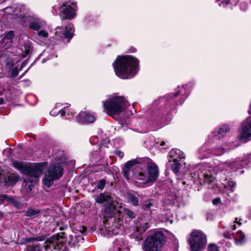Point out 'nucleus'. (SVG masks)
Segmentation results:
<instances>
[{"mask_svg":"<svg viewBox=\"0 0 251 251\" xmlns=\"http://www.w3.org/2000/svg\"><path fill=\"white\" fill-rule=\"evenodd\" d=\"M236 183L233 180H229L227 183V187L229 189V190L233 192L234 191V189L235 188Z\"/></svg>","mask_w":251,"mask_h":251,"instance_id":"nucleus-41","label":"nucleus"},{"mask_svg":"<svg viewBox=\"0 0 251 251\" xmlns=\"http://www.w3.org/2000/svg\"><path fill=\"white\" fill-rule=\"evenodd\" d=\"M77 6L76 2H73L69 4L63 3L59 6V14L62 19L72 20L76 16Z\"/></svg>","mask_w":251,"mask_h":251,"instance_id":"nucleus-14","label":"nucleus"},{"mask_svg":"<svg viewBox=\"0 0 251 251\" xmlns=\"http://www.w3.org/2000/svg\"><path fill=\"white\" fill-rule=\"evenodd\" d=\"M127 198L128 201L134 206H137L138 205V199L133 194L128 193Z\"/></svg>","mask_w":251,"mask_h":251,"instance_id":"nucleus-35","label":"nucleus"},{"mask_svg":"<svg viewBox=\"0 0 251 251\" xmlns=\"http://www.w3.org/2000/svg\"><path fill=\"white\" fill-rule=\"evenodd\" d=\"M28 21V28L35 31H38L46 25V22L36 15L29 16Z\"/></svg>","mask_w":251,"mask_h":251,"instance_id":"nucleus-17","label":"nucleus"},{"mask_svg":"<svg viewBox=\"0 0 251 251\" xmlns=\"http://www.w3.org/2000/svg\"><path fill=\"white\" fill-rule=\"evenodd\" d=\"M224 236L227 239H233L237 245L243 244L246 240V236L241 230H238L235 233L232 231L228 230L224 233Z\"/></svg>","mask_w":251,"mask_h":251,"instance_id":"nucleus-18","label":"nucleus"},{"mask_svg":"<svg viewBox=\"0 0 251 251\" xmlns=\"http://www.w3.org/2000/svg\"><path fill=\"white\" fill-rule=\"evenodd\" d=\"M14 65L12 60L10 58H7L6 60V66L9 69H11Z\"/></svg>","mask_w":251,"mask_h":251,"instance_id":"nucleus-47","label":"nucleus"},{"mask_svg":"<svg viewBox=\"0 0 251 251\" xmlns=\"http://www.w3.org/2000/svg\"><path fill=\"white\" fill-rule=\"evenodd\" d=\"M66 112L67 111L66 110V107H64L59 110L58 113L60 115L61 117H63L65 116Z\"/></svg>","mask_w":251,"mask_h":251,"instance_id":"nucleus-51","label":"nucleus"},{"mask_svg":"<svg viewBox=\"0 0 251 251\" xmlns=\"http://www.w3.org/2000/svg\"><path fill=\"white\" fill-rule=\"evenodd\" d=\"M63 174V168L59 164L50 165L48 169V174L51 176L54 179H58Z\"/></svg>","mask_w":251,"mask_h":251,"instance_id":"nucleus-22","label":"nucleus"},{"mask_svg":"<svg viewBox=\"0 0 251 251\" xmlns=\"http://www.w3.org/2000/svg\"><path fill=\"white\" fill-rule=\"evenodd\" d=\"M3 171L0 169V182L1 181V177H2V174H3Z\"/></svg>","mask_w":251,"mask_h":251,"instance_id":"nucleus-58","label":"nucleus"},{"mask_svg":"<svg viewBox=\"0 0 251 251\" xmlns=\"http://www.w3.org/2000/svg\"><path fill=\"white\" fill-rule=\"evenodd\" d=\"M137 163L136 160H133L126 163L123 170L124 176L128 180L134 177L147 186L152 184L159 176L158 166L152 161H150L148 164L147 171L141 170L135 172L133 170Z\"/></svg>","mask_w":251,"mask_h":251,"instance_id":"nucleus-2","label":"nucleus"},{"mask_svg":"<svg viewBox=\"0 0 251 251\" xmlns=\"http://www.w3.org/2000/svg\"><path fill=\"white\" fill-rule=\"evenodd\" d=\"M114 152H115V154L117 156L119 157L120 158H123V157L124 156V152L122 151H120V150H116Z\"/></svg>","mask_w":251,"mask_h":251,"instance_id":"nucleus-50","label":"nucleus"},{"mask_svg":"<svg viewBox=\"0 0 251 251\" xmlns=\"http://www.w3.org/2000/svg\"><path fill=\"white\" fill-rule=\"evenodd\" d=\"M122 129L123 130H124V131H125V130H126V127H124V126H122Z\"/></svg>","mask_w":251,"mask_h":251,"instance_id":"nucleus-64","label":"nucleus"},{"mask_svg":"<svg viewBox=\"0 0 251 251\" xmlns=\"http://www.w3.org/2000/svg\"><path fill=\"white\" fill-rule=\"evenodd\" d=\"M128 51L129 52L133 53V52H136V49L134 47H132L129 49Z\"/></svg>","mask_w":251,"mask_h":251,"instance_id":"nucleus-55","label":"nucleus"},{"mask_svg":"<svg viewBox=\"0 0 251 251\" xmlns=\"http://www.w3.org/2000/svg\"><path fill=\"white\" fill-rule=\"evenodd\" d=\"M64 246L63 239L57 235H53L45 242V247L47 251H59Z\"/></svg>","mask_w":251,"mask_h":251,"instance_id":"nucleus-15","label":"nucleus"},{"mask_svg":"<svg viewBox=\"0 0 251 251\" xmlns=\"http://www.w3.org/2000/svg\"><path fill=\"white\" fill-rule=\"evenodd\" d=\"M25 251H40L39 244L27 245L25 249Z\"/></svg>","mask_w":251,"mask_h":251,"instance_id":"nucleus-36","label":"nucleus"},{"mask_svg":"<svg viewBox=\"0 0 251 251\" xmlns=\"http://www.w3.org/2000/svg\"><path fill=\"white\" fill-rule=\"evenodd\" d=\"M116 75L122 79L133 77L139 69V60L130 55L118 56L113 63Z\"/></svg>","mask_w":251,"mask_h":251,"instance_id":"nucleus-3","label":"nucleus"},{"mask_svg":"<svg viewBox=\"0 0 251 251\" xmlns=\"http://www.w3.org/2000/svg\"><path fill=\"white\" fill-rule=\"evenodd\" d=\"M169 163H170V167L171 168L172 171L175 174H177V173H178L181 166L180 161H174Z\"/></svg>","mask_w":251,"mask_h":251,"instance_id":"nucleus-34","label":"nucleus"},{"mask_svg":"<svg viewBox=\"0 0 251 251\" xmlns=\"http://www.w3.org/2000/svg\"><path fill=\"white\" fill-rule=\"evenodd\" d=\"M178 249V242H176L175 243V245H174V246L173 248L172 247H168L166 248L164 251H177Z\"/></svg>","mask_w":251,"mask_h":251,"instance_id":"nucleus-43","label":"nucleus"},{"mask_svg":"<svg viewBox=\"0 0 251 251\" xmlns=\"http://www.w3.org/2000/svg\"><path fill=\"white\" fill-rule=\"evenodd\" d=\"M14 36V34L13 30H10L6 33L5 37L1 40L2 44H4L3 45V48L7 49L12 45Z\"/></svg>","mask_w":251,"mask_h":251,"instance_id":"nucleus-27","label":"nucleus"},{"mask_svg":"<svg viewBox=\"0 0 251 251\" xmlns=\"http://www.w3.org/2000/svg\"><path fill=\"white\" fill-rule=\"evenodd\" d=\"M37 31L38 32L35 34V37L37 39L44 41L46 40L49 36L48 32L45 30H39Z\"/></svg>","mask_w":251,"mask_h":251,"instance_id":"nucleus-32","label":"nucleus"},{"mask_svg":"<svg viewBox=\"0 0 251 251\" xmlns=\"http://www.w3.org/2000/svg\"><path fill=\"white\" fill-rule=\"evenodd\" d=\"M4 12L7 15L14 14L15 12V8L14 7H7L4 8Z\"/></svg>","mask_w":251,"mask_h":251,"instance_id":"nucleus-42","label":"nucleus"},{"mask_svg":"<svg viewBox=\"0 0 251 251\" xmlns=\"http://www.w3.org/2000/svg\"><path fill=\"white\" fill-rule=\"evenodd\" d=\"M160 146H164V145H165V143L164 142V141H162L161 142V143H160Z\"/></svg>","mask_w":251,"mask_h":251,"instance_id":"nucleus-62","label":"nucleus"},{"mask_svg":"<svg viewBox=\"0 0 251 251\" xmlns=\"http://www.w3.org/2000/svg\"><path fill=\"white\" fill-rule=\"evenodd\" d=\"M177 197L174 193L167 194L164 198V203L167 205H173L176 200Z\"/></svg>","mask_w":251,"mask_h":251,"instance_id":"nucleus-28","label":"nucleus"},{"mask_svg":"<svg viewBox=\"0 0 251 251\" xmlns=\"http://www.w3.org/2000/svg\"><path fill=\"white\" fill-rule=\"evenodd\" d=\"M184 153L179 149H173L168 154V161L169 162L172 161H180L182 159L185 158Z\"/></svg>","mask_w":251,"mask_h":251,"instance_id":"nucleus-23","label":"nucleus"},{"mask_svg":"<svg viewBox=\"0 0 251 251\" xmlns=\"http://www.w3.org/2000/svg\"><path fill=\"white\" fill-rule=\"evenodd\" d=\"M50 114L52 116H57L58 114H59L58 113V112H55L53 110H52L51 111H50Z\"/></svg>","mask_w":251,"mask_h":251,"instance_id":"nucleus-56","label":"nucleus"},{"mask_svg":"<svg viewBox=\"0 0 251 251\" xmlns=\"http://www.w3.org/2000/svg\"><path fill=\"white\" fill-rule=\"evenodd\" d=\"M34 63H33L32 64H31V65L28 68V69L25 71V72L22 74V75L21 76V77H22L23 76H24L28 71V70L30 69L31 66Z\"/></svg>","mask_w":251,"mask_h":251,"instance_id":"nucleus-57","label":"nucleus"},{"mask_svg":"<svg viewBox=\"0 0 251 251\" xmlns=\"http://www.w3.org/2000/svg\"><path fill=\"white\" fill-rule=\"evenodd\" d=\"M104 110L107 114L114 116L124 112L129 106L128 101L123 96H113L102 101Z\"/></svg>","mask_w":251,"mask_h":251,"instance_id":"nucleus-6","label":"nucleus"},{"mask_svg":"<svg viewBox=\"0 0 251 251\" xmlns=\"http://www.w3.org/2000/svg\"><path fill=\"white\" fill-rule=\"evenodd\" d=\"M164 234L160 231L148 237L144 242V251H160L164 245Z\"/></svg>","mask_w":251,"mask_h":251,"instance_id":"nucleus-8","label":"nucleus"},{"mask_svg":"<svg viewBox=\"0 0 251 251\" xmlns=\"http://www.w3.org/2000/svg\"><path fill=\"white\" fill-rule=\"evenodd\" d=\"M230 127L228 125H223L216 128L212 132L214 137L218 139L223 138L230 131Z\"/></svg>","mask_w":251,"mask_h":251,"instance_id":"nucleus-25","label":"nucleus"},{"mask_svg":"<svg viewBox=\"0 0 251 251\" xmlns=\"http://www.w3.org/2000/svg\"><path fill=\"white\" fill-rule=\"evenodd\" d=\"M55 180L57 179H54L51 176L47 174L43 178V184L48 188H49L52 185L53 182Z\"/></svg>","mask_w":251,"mask_h":251,"instance_id":"nucleus-31","label":"nucleus"},{"mask_svg":"<svg viewBox=\"0 0 251 251\" xmlns=\"http://www.w3.org/2000/svg\"><path fill=\"white\" fill-rule=\"evenodd\" d=\"M106 181L104 179H100L96 186V188L100 190H103L105 186Z\"/></svg>","mask_w":251,"mask_h":251,"instance_id":"nucleus-39","label":"nucleus"},{"mask_svg":"<svg viewBox=\"0 0 251 251\" xmlns=\"http://www.w3.org/2000/svg\"><path fill=\"white\" fill-rule=\"evenodd\" d=\"M50 58H51V57H50V58H48V59H43L42 60V63H45V62H46V61L47 60L50 59Z\"/></svg>","mask_w":251,"mask_h":251,"instance_id":"nucleus-60","label":"nucleus"},{"mask_svg":"<svg viewBox=\"0 0 251 251\" xmlns=\"http://www.w3.org/2000/svg\"><path fill=\"white\" fill-rule=\"evenodd\" d=\"M27 63V60H25L23 62H22L21 64V68H20V70H21L22 69H23L24 67H25L26 64Z\"/></svg>","mask_w":251,"mask_h":251,"instance_id":"nucleus-53","label":"nucleus"},{"mask_svg":"<svg viewBox=\"0 0 251 251\" xmlns=\"http://www.w3.org/2000/svg\"><path fill=\"white\" fill-rule=\"evenodd\" d=\"M153 200H148L143 203V207L145 210H149L153 207Z\"/></svg>","mask_w":251,"mask_h":251,"instance_id":"nucleus-38","label":"nucleus"},{"mask_svg":"<svg viewBox=\"0 0 251 251\" xmlns=\"http://www.w3.org/2000/svg\"><path fill=\"white\" fill-rule=\"evenodd\" d=\"M104 206L105 216L107 218L103 221L104 228L100 229L101 234L104 236L117 235L122 230L121 221L120 218H116L115 216L119 214V211H117L113 200Z\"/></svg>","mask_w":251,"mask_h":251,"instance_id":"nucleus-4","label":"nucleus"},{"mask_svg":"<svg viewBox=\"0 0 251 251\" xmlns=\"http://www.w3.org/2000/svg\"><path fill=\"white\" fill-rule=\"evenodd\" d=\"M76 119V121L79 124H84L92 123L96 120L95 116L93 115L82 111L77 116Z\"/></svg>","mask_w":251,"mask_h":251,"instance_id":"nucleus-24","label":"nucleus"},{"mask_svg":"<svg viewBox=\"0 0 251 251\" xmlns=\"http://www.w3.org/2000/svg\"><path fill=\"white\" fill-rule=\"evenodd\" d=\"M194 82L178 86L174 93H171L155 100L148 110L149 120L156 124H168L171 120V114L175 113L178 104H182L190 94Z\"/></svg>","mask_w":251,"mask_h":251,"instance_id":"nucleus-1","label":"nucleus"},{"mask_svg":"<svg viewBox=\"0 0 251 251\" xmlns=\"http://www.w3.org/2000/svg\"><path fill=\"white\" fill-rule=\"evenodd\" d=\"M207 251H218V247L214 244H210L208 247Z\"/></svg>","mask_w":251,"mask_h":251,"instance_id":"nucleus-46","label":"nucleus"},{"mask_svg":"<svg viewBox=\"0 0 251 251\" xmlns=\"http://www.w3.org/2000/svg\"><path fill=\"white\" fill-rule=\"evenodd\" d=\"M240 8L241 10L246 11L248 8V3L245 2H241Z\"/></svg>","mask_w":251,"mask_h":251,"instance_id":"nucleus-49","label":"nucleus"},{"mask_svg":"<svg viewBox=\"0 0 251 251\" xmlns=\"http://www.w3.org/2000/svg\"><path fill=\"white\" fill-rule=\"evenodd\" d=\"M238 132L237 137L240 141L246 142L251 140V117L241 123Z\"/></svg>","mask_w":251,"mask_h":251,"instance_id":"nucleus-12","label":"nucleus"},{"mask_svg":"<svg viewBox=\"0 0 251 251\" xmlns=\"http://www.w3.org/2000/svg\"><path fill=\"white\" fill-rule=\"evenodd\" d=\"M40 213V210L33 208H28L25 212V215L27 217H36Z\"/></svg>","mask_w":251,"mask_h":251,"instance_id":"nucleus-33","label":"nucleus"},{"mask_svg":"<svg viewBox=\"0 0 251 251\" xmlns=\"http://www.w3.org/2000/svg\"><path fill=\"white\" fill-rule=\"evenodd\" d=\"M45 239V236L44 235L38 236L36 237H29L27 238L26 240L28 242H31L33 241H41Z\"/></svg>","mask_w":251,"mask_h":251,"instance_id":"nucleus-40","label":"nucleus"},{"mask_svg":"<svg viewBox=\"0 0 251 251\" xmlns=\"http://www.w3.org/2000/svg\"><path fill=\"white\" fill-rule=\"evenodd\" d=\"M195 171L192 173V176L195 179H198L201 185L209 184L212 182L214 177L210 170L206 169L203 165H198Z\"/></svg>","mask_w":251,"mask_h":251,"instance_id":"nucleus-9","label":"nucleus"},{"mask_svg":"<svg viewBox=\"0 0 251 251\" xmlns=\"http://www.w3.org/2000/svg\"><path fill=\"white\" fill-rule=\"evenodd\" d=\"M11 69V76L13 77H15L18 75L19 71L17 67L12 68Z\"/></svg>","mask_w":251,"mask_h":251,"instance_id":"nucleus-45","label":"nucleus"},{"mask_svg":"<svg viewBox=\"0 0 251 251\" xmlns=\"http://www.w3.org/2000/svg\"><path fill=\"white\" fill-rule=\"evenodd\" d=\"M50 58H51V57H50V58H48V59H43L42 60V63H45V62H46V61L47 60L50 59Z\"/></svg>","mask_w":251,"mask_h":251,"instance_id":"nucleus-61","label":"nucleus"},{"mask_svg":"<svg viewBox=\"0 0 251 251\" xmlns=\"http://www.w3.org/2000/svg\"><path fill=\"white\" fill-rule=\"evenodd\" d=\"M13 166L20 170L23 174L27 176V178L24 179L25 183H26L25 186L29 182L30 184H28V189L31 191L32 188V183L35 181V179L39 177L42 173L43 170L46 168L44 163H35L32 164H25L24 163L15 161L13 163Z\"/></svg>","mask_w":251,"mask_h":251,"instance_id":"nucleus-5","label":"nucleus"},{"mask_svg":"<svg viewBox=\"0 0 251 251\" xmlns=\"http://www.w3.org/2000/svg\"><path fill=\"white\" fill-rule=\"evenodd\" d=\"M189 243L191 251H201L206 245V235L201 230L194 231L191 233Z\"/></svg>","mask_w":251,"mask_h":251,"instance_id":"nucleus-10","label":"nucleus"},{"mask_svg":"<svg viewBox=\"0 0 251 251\" xmlns=\"http://www.w3.org/2000/svg\"><path fill=\"white\" fill-rule=\"evenodd\" d=\"M220 201V200L219 198L215 199L213 200V203L215 205L217 204Z\"/></svg>","mask_w":251,"mask_h":251,"instance_id":"nucleus-54","label":"nucleus"},{"mask_svg":"<svg viewBox=\"0 0 251 251\" xmlns=\"http://www.w3.org/2000/svg\"><path fill=\"white\" fill-rule=\"evenodd\" d=\"M8 199V195L6 194H0V205L3 204L5 200Z\"/></svg>","mask_w":251,"mask_h":251,"instance_id":"nucleus-48","label":"nucleus"},{"mask_svg":"<svg viewBox=\"0 0 251 251\" xmlns=\"http://www.w3.org/2000/svg\"><path fill=\"white\" fill-rule=\"evenodd\" d=\"M83 23L86 25H92L96 24L95 17L91 13H86L83 19Z\"/></svg>","mask_w":251,"mask_h":251,"instance_id":"nucleus-30","label":"nucleus"},{"mask_svg":"<svg viewBox=\"0 0 251 251\" xmlns=\"http://www.w3.org/2000/svg\"><path fill=\"white\" fill-rule=\"evenodd\" d=\"M95 201L96 202L104 204V206L109 202H112L113 199L108 193L104 192L100 193L98 195L95 199Z\"/></svg>","mask_w":251,"mask_h":251,"instance_id":"nucleus-26","label":"nucleus"},{"mask_svg":"<svg viewBox=\"0 0 251 251\" xmlns=\"http://www.w3.org/2000/svg\"><path fill=\"white\" fill-rule=\"evenodd\" d=\"M55 30L56 38L60 39L65 43H69L74 35L75 28L72 23H68L64 29L58 26Z\"/></svg>","mask_w":251,"mask_h":251,"instance_id":"nucleus-13","label":"nucleus"},{"mask_svg":"<svg viewBox=\"0 0 251 251\" xmlns=\"http://www.w3.org/2000/svg\"><path fill=\"white\" fill-rule=\"evenodd\" d=\"M148 228L149 226L147 223L140 224L130 234V238L139 243L143 238L144 232Z\"/></svg>","mask_w":251,"mask_h":251,"instance_id":"nucleus-19","label":"nucleus"},{"mask_svg":"<svg viewBox=\"0 0 251 251\" xmlns=\"http://www.w3.org/2000/svg\"><path fill=\"white\" fill-rule=\"evenodd\" d=\"M18 180V176L8 172L3 171L1 177V183L5 186H12L16 183Z\"/></svg>","mask_w":251,"mask_h":251,"instance_id":"nucleus-21","label":"nucleus"},{"mask_svg":"<svg viewBox=\"0 0 251 251\" xmlns=\"http://www.w3.org/2000/svg\"><path fill=\"white\" fill-rule=\"evenodd\" d=\"M125 215L129 218L130 219H132L134 218H135V214L131 211L128 210V209H125Z\"/></svg>","mask_w":251,"mask_h":251,"instance_id":"nucleus-44","label":"nucleus"},{"mask_svg":"<svg viewBox=\"0 0 251 251\" xmlns=\"http://www.w3.org/2000/svg\"><path fill=\"white\" fill-rule=\"evenodd\" d=\"M233 143H230L229 144L231 147L228 148V150H232L234 148V147H232ZM226 150H227V148H225V145L222 147L218 146L212 149H207L206 146L203 145L199 149L198 153L201 154V156H199V157L203 159L209 157L210 154H213L216 156L222 155L225 152Z\"/></svg>","mask_w":251,"mask_h":251,"instance_id":"nucleus-11","label":"nucleus"},{"mask_svg":"<svg viewBox=\"0 0 251 251\" xmlns=\"http://www.w3.org/2000/svg\"><path fill=\"white\" fill-rule=\"evenodd\" d=\"M237 219H236V221L234 222L232 225L231 226V228L233 230H234L236 228V225L235 224V223H237L239 226L241 225V223L239 221H237Z\"/></svg>","mask_w":251,"mask_h":251,"instance_id":"nucleus-52","label":"nucleus"},{"mask_svg":"<svg viewBox=\"0 0 251 251\" xmlns=\"http://www.w3.org/2000/svg\"><path fill=\"white\" fill-rule=\"evenodd\" d=\"M165 221L166 222H169L170 223V224H172L173 223V220H170L168 218L166 219V220Z\"/></svg>","mask_w":251,"mask_h":251,"instance_id":"nucleus-59","label":"nucleus"},{"mask_svg":"<svg viewBox=\"0 0 251 251\" xmlns=\"http://www.w3.org/2000/svg\"><path fill=\"white\" fill-rule=\"evenodd\" d=\"M6 201L10 202L15 207L17 208H19L22 205V203L17 199L13 197H9L8 196V199H6Z\"/></svg>","mask_w":251,"mask_h":251,"instance_id":"nucleus-37","label":"nucleus"},{"mask_svg":"<svg viewBox=\"0 0 251 251\" xmlns=\"http://www.w3.org/2000/svg\"><path fill=\"white\" fill-rule=\"evenodd\" d=\"M109 251H129L128 241L123 238L115 240Z\"/></svg>","mask_w":251,"mask_h":251,"instance_id":"nucleus-20","label":"nucleus"},{"mask_svg":"<svg viewBox=\"0 0 251 251\" xmlns=\"http://www.w3.org/2000/svg\"><path fill=\"white\" fill-rule=\"evenodd\" d=\"M216 2H219V5L226 7L229 6L232 8L233 6L236 5L239 2V0H215Z\"/></svg>","mask_w":251,"mask_h":251,"instance_id":"nucleus-29","label":"nucleus"},{"mask_svg":"<svg viewBox=\"0 0 251 251\" xmlns=\"http://www.w3.org/2000/svg\"><path fill=\"white\" fill-rule=\"evenodd\" d=\"M3 103V99L2 98H0V104H1Z\"/></svg>","mask_w":251,"mask_h":251,"instance_id":"nucleus-63","label":"nucleus"},{"mask_svg":"<svg viewBox=\"0 0 251 251\" xmlns=\"http://www.w3.org/2000/svg\"><path fill=\"white\" fill-rule=\"evenodd\" d=\"M109 140L107 139L101 140L100 144L97 145V147H99V151L96 150L91 152L93 158L96 162L100 161L104 157L105 152L109 148Z\"/></svg>","mask_w":251,"mask_h":251,"instance_id":"nucleus-16","label":"nucleus"},{"mask_svg":"<svg viewBox=\"0 0 251 251\" xmlns=\"http://www.w3.org/2000/svg\"><path fill=\"white\" fill-rule=\"evenodd\" d=\"M251 167V153L247 156L242 158H237L235 160L226 161L219 165V169L222 171H236L243 168Z\"/></svg>","mask_w":251,"mask_h":251,"instance_id":"nucleus-7","label":"nucleus"}]
</instances>
